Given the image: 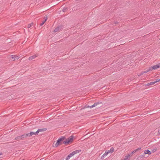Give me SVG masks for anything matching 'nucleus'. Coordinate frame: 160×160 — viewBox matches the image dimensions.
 I'll return each mask as SVG.
<instances>
[{
	"mask_svg": "<svg viewBox=\"0 0 160 160\" xmlns=\"http://www.w3.org/2000/svg\"><path fill=\"white\" fill-rule=\"evenodd\" d=\"M65 137H61L59 138L57 140V142L55 143V142H54L52 144V146L53 147H57L58 146L62 145V144L63 141L65 139Z\"/></svg>",
	"mask_w": 160,
	"mask_h": 160,
	"instance_id": "f257e3e1",
	"label": "nucleus"
},
{
	"mask_svg": "<svg viewBox=\"0 0 160 160\" xmlns=\"http://www.w3.org/2000/svg\"><path fill=\"white\" fill-rule=\"evenodd\" d=\"M73 137L72 136H71L69 137L68 138L65 139L63 142V143L64 144L67 145L70 142H72L73 141Z\"/></svg>",
	"mask_w": 160,
	"mask_h": 160,
	"instance_id": "f03ea898",
	"label": "nucleus"
},
{
	"mask_svg": "<svg viewBox=\"0 0 160 160\" xmlns=\"http://www.w3.org/2000/svg\"><path fill=\"white\" fill-rule=\"evenodd\" d=\"M28 137V135L27 134H24L23 135L16 137L15 138V139L16 140H20L24 138H27Z\"/></svg>",
	"mask_w": 160,
	"mask_h": 160,
	"instance_id": "7ed1b4c3",
	"label": "nucleus"
},
{
	"mask_svg": "<svg viewBox=\"0 0 160 160\" xmlns=\"http://www.w3.org/2000/svg\"><path fill=\"white\" fill-rule=\"evenodd\" d=\"M27 135H28V137H30L33 135H38L37 132H30L27 133Z\"/></svg>",
	"mask_w": 160,
	"mask_h": 160,
	"instance_id": "20e7f679",
	"label": "nucleus"
},
{
	"mask_svg": "<svg viewBox=\"0 0 160 160\" xmlns=\"http://www.w3.org/2000/svg\"><path fill=\"white\" fill-rule=\"evenodd\" d=\"M160 68L158 64H156L155 65H154L153 66H152L151 67H150V69H151V71L152 70H155L157 68Z\"/></svg>",
	"mask_w": 160,
	"mask_h": 160,
	"instance_id": "39448f33",
	"label": "nucleus"
},
{
	"mask_svg": "<svg viewBox=\"0 0 160 160\" xmlns=\"http://www.w3.org/2000/svg\"><path fill=\"white\" fill-rule=\"evenodd\" d=\"M63 26H60L57 27L54 30V32H58L63 28Z\"/></svg>",
	"mask_w": 160,
	"mask_h": 160,
	"instance_id": "423d86ee",
	"label": "nucleus"
},
{
	"mask_svg": "<svg viewBox=\"0 0 160 160\" xmlns=\"http://www.w3.org/2000/svg\"><path fill=\"white\" fill-rule=\"evenodd\" d=\"M108 153H109V152H108V151H106L105 153L103 154V155H102V157H101V159H104L105 157H106Z\"/></svg>",
	"mask_w": 160,
	"mask_h": 160,
	"instance_id": "0eeeda50",
	"label": "nucleus"
},
{
	"mask_svg": "<svg viewBox=\"0 0 160 160\" xmlns=\"http://www.w3.org/2000/svg\"><path fill=\"white\" fill-rule=\"evenodd\" d=\"M46 128H43L42 129H38V130L37 131L38 134V133L41 132H43L46 131L47 130Z\"/></svg>",
	"mask_w": 160,
	"mask_h": 160,
	"instance_id": "6e6552de",
	"label": "nucleus"
},
{
	"mask_svg": "<svg viewBox=\"0 0 160 160\" xmlns=\"http://www.w3.org/2000/svg\"><path fill=\"white\" fill-rule=\"evenodd\" d=\"M130 157V154H127L125 156L124 159L123 160H129Z\"/></svg>",
	"mask_w": 160,
	"mask_h": 160,
	"instance_id": "1a4fd4ad",
	"label": "nucleus"
},
{
	"mask_svg": "<svg viewBox=\"0 0 160 160\" xmlns=\"http://www.w3.org/2000/svg\"><path fill=\"white\" fill-rule=\"evenodd\" d=\"M94 107V106L93 104L92 106H87V105H86L85 106V107L84 108H82L81 109H84L85 108H91Z\"/></svg>",
	"mask_w": 160,
	"mask_h": 160,
	"instance_id": "9d476101",
	"label": "nucleus"
},
{
	"mask_svg": "<svg viewBox=\"0 0 160 160\" xmlns=\"http://www.w3.org/2000/svg\"><path fill=\"white\" fill-rule=\"evenodd\" d=\"M151 151H149L148 150H145L144 151V154H148L150 155L151 154Z\"/></svg>",
	"mask_w": 160,
	"mask_h": 160,
	"instance_id": "9b49d317",
	"label": "nucleus"
},
{
	"mask_svg": "<svg viewBox=\"0 0 160 160\" xmlns=\"http://www.w3.org/2000/svg\"><path fill=\"white\" fill-rule=\"evenodd\" d=\"M10 57L11 58V60L12 61H14L15 60V55H11Z\"/></svg>",
	"mask_w": 160,
	"mask_h": 160,
	"instance_id": "f8f14e48",
	"label": "nucleus"
},
{
	"mask_svg": "<svg viewBox=\"0 0 160 160\" xmlns=\"http://www.w3.org/2000/svg\"><path fill=\"white\" fill-rule=\"evenodd\" d=\"M81 151V150L79 149V150H75V151H73V152L75 155L77 153H78L80 152Z\"/></svg>",
	"mask_w": 160,
	"mask_h": 160,
	"instance_id": "ddd939ff",
	"label": "nucleus"
},
{
	"mask_svg": "<svg viewBox=\"0 0 160 160\" xmlns=\"http://www.w3.org/2000/svg\"><path fill=\"white\" fill-rule=\"evenodd\" d=\"M155 84L154 82H150L149 83H148L147 84L145 85V86H148L149 85H153Z\"/></svg>",
	"mask_w": 160,
	"mask_h": 160,
	"instance_id": "4468645a",
	"label": "nucleus"
},
{
	"mask_svg": "<svg viewBox=\"0 0 160 160\" xmlns=\"http://www.w3.org/2000/svg\"><path fill=\"white\" fill-rule=\"evenodd\" d=\"M36 57V56L35 55L31 56L29 58V60H32L33 59L35 58Z\"/></svg>",
	"mask_w": 160,
	"mask_h": 160,
	"instance_id": "2eb2a0df",
	"label": "nucleus"
},
{
	"mask_svg": "<svg viewBox=\"0 0 160 160\" xmlns=\"http://www.w3.org/2000/svg\"><path fill=\"white\" fill-rule=\"evenodd\" d=\"M68 7H65L63 9L62 11L64 12H66L68 10Z\"/></svg>",
	"mask_w": 160,
	"mask_h": 160,
	"instance_id": "dca6fc26",
	"label": "nucleus"
},
{
	"mask_svg": "<svg viewBox=\"0 0 160 160\" xmlns=\"http://www.w3.org/2000/svg\"><path fill=\"white\" fill-rule=\"evenodd\" d=\"M102 102H96L95 103H94L93 105H94V107H95V106H97L98 104H102Z\"/></svg>",
	"mask_w": 160,
	"mask_h": 160,
	"instance_id": "f3484780",
	"label": "nucleus"
},
{
	"mask_svg": "<svg viewBox=\"0 0 160 160\" xmlns=\"http://www.w3.org/2000/svg\"><path fill=\"white\" fill-rule=\"evenodd\" d=\"M114 151V149L112 147L111 148L110 150H108V152H109V153H112Z\"/></svg>",
	"mask_w": 160,
	"mask_h": 160,
	"instance_id": "a211bd4d",
	"label": "nucleus"
},
{
	"mask_svg": "<svg viewBox=\"0 0 160 160\" xmlns=\"http://www.w3.org/2000/svg\"><path fill=\"white\" fill-rule=\"evenodd\" d=\"M145 157V155H144V154L143 155H140L139 156L137 159L139 160L141 158H144Z\"/></svg>",
	"mask_w": 160,
	"mask_h": 160,
	"instance_id": "6ab92c4d",
	"label": "nucleus"
},
{
	"mask_svg": "<svg viewBox=\"0 0 160 160\" xmlns=\"http://www.w3.org/2000/svg\"><path fill=\"white\" fill-rule=\"evenodd\" d=\"M33 24V22H32L31 23L29 24L28 25V28H29L31 27V26Z\"/></svg>",
	"mask_w": 160,
	"mask_h": 160,
	"instance_id": "aec40b11",
	"label": "nucleus"
},
{
	"mask_svg": "<svg viewBox=\"0 0 160 160\" xmlns=\"http://www.w3.org/2000/svg\"><path fill=\"white\" fill-rule=\"evenodd\" d=\"M150 71H151V69H150V67H149V68L148 70H146L143 72H144V73H147L148 72Z\"/></svg>",
	"mask_w": 160,
	"mask_h": 160,
	"instance_id": "412c9836",
	"label": "nucleus"
},
{
	"mask_svg": "<svg viewBox=\"0 0 160 160\" xmlns=\"http://www.w3.org/2000/svg\"><path fill=\"white\" fill-rule=\"evenodd\" d=\"M74 155V154L73 153V152H72L71 153H70L68 155L69 156V157L71 158L72 156Z\"/></svg>",
	"mask_w": 160,
	"mask_h": 160,
	"instance_id": "4be33fe9",
	"label": "nucleus"
},
{
	"mask_svg": "<svg viewBox=\"0 0 160 160\" xmlns=\"http://www.w3.org/2000/svg\"><path fill=\"white\" fill-rule=\"evenodd\" d=\"M136 152H135V150L133 151L130 154V156H132V154L135 153Z\"/></svg>",
	"mask_w": 160,
	"mask_h": 160,
	"instance_id": "5701e85b",
	"label": "nucleus"
},
{
	"mask_svg": "<svg viewBox=\"0 0 160 160\" xmlns=\"http://www.w3.org/2000/svg\"><path fill=\"white\" fill-rule=\"evenodd\" d=\"M46 22L45 21H43L42 23L40 24L41 26H42Z\"/></svg>",
	"mask_w": 160,
	"mask_h": 160,
	"instance_id": "b1692460",
	"label": "nucleus"
},
{
	"mask_svg": "<svg viewBox=\"0 0 160 160\" xmlns=\"http://www.w3.org/2000/svg\"><path fill=\"white\" fill-rule=\"evenodd\" d=\"M144 73L143 72V71H142V72H141L139 74V75H138V76H141L142 75V74H143Z\"/></svg>",
	"mask_w": 160,
	"mask_h": 160,
	"instance_id": "393cba45",
	"label": "nucleus"
},
{
	"mask_svg": "<svg viewBox=\"0 0 160 160\" xmlns=\"http://www.w3.org/2000/svg\"><path fill=\"white\" fill-rule=\"evenodd\" d=\"M141 148H137L135 150V152H136L137 151L141 150Z\"/></svg>",
	"mask_w": 160,
	"mask_h": 160,
	"instance_id": "a878e982",
	"label": "nucleus"
},
{
	"mask_svg": "<svg viewBox=\"0 0 160 160\" xmlns=\"http://www.w3.org/2000/svg\"><path fill=\"white\" fill-rule=\"evenodd\" d=\"M45 20L44 21H45L46 22L47 20L48 19V16L46 15L44 17Z\"/></svg>",
	"mask_w": 160,
	"mask_h": 160,
	"instance_id": "bb28decb",
	"label": "nucleus"
},
{
	"mask_svg": "<svg viewBox=\"0 0 160 160\" xmlns=\"http://www.w3.org/2000/svg\"><path fill=\"white\" fill-rule=\"evenodd\" d=\"M70 158L69 156L68 155L66 158V160H68V159Z\"/></svg>",
	"mask_w": 160,
	"mask_h": 160,
	"instance_id": "cd10ccee",
	"label": "nucleus"
},
{
	"mask_svg": "<svg viewBox=\"0 0 160 160\" xmlns=\"http://www.w3.org/2000/svg\"><path fill=\"white\" fill-rule=\"evenodd\" d=\"M19 57L18 56H17L15 55V60L16 59L17 60H18L19 58Z\"/></svg>",
	"mask_w": 160,
	"mask_h": 160,
	"instance_id": "c85d7f7f",
	"label": "nucleus"
},
{
	"mask_svg": "<svg viewBox=\"0 0 160 160\" xmlns=\"http://www.w3.org/2000/svg\"><path fill=\"white\" fill-rule=\"evenodd\" d=\"M158 80H159V79H157L156 80H155V81H154V83H156V82H159V81H158Z\"/></svg>",
	"mask_w": 160,
	"mask_h": 160,
	"instance_id": "c756f323",
	"label": "nucleus"
},
{
	"mask_svg": "<svg viewBox=\"0 0 160 160\" xmlns=\"http://www.w3.org/2000/svg\"><path fill=\"white\" fill-rule=\"evenodd\" d=\"M156 150H157L156 148L155 149H154L153 150H152V152H154L156 151Z\"/></svg>",
	"mask_w": 160,
	"mask_h": 160,
	"instance_id": "7c9ffc66",
	"label": "nucleus"
},
{
	"mask_svg": "<svg viewBox=\"0 0 160 160\" xmlns=\"http://www.w3.org/2000/svg\"><path fill=\"white\" fill-rule=\"evenodd\" d=\"M118 23V22H114V24H117V23Z\"/></svg>",
	"mask_w": 160,
	"mask_h": 160,
	"instance_id": "2f4dec72",
	"label": "nucleus"
},
{
	"mask_svg": "<svg viewBox=\"0 0 160 160\" xmlns=\"http://www.w3.org/2000/svg\"><path fill=\"white\" fill-rule=\"evenodd\" d=\"M158 133H160V129L158 130Z\"/></svg>",
	"mask_w": 160,
	"mask_h": 160,
	"instance_id": "473e14b6",
	"label": "nucleus"
},
{
	"mask_svg": "<svg viewBox=\"0 0 160 160\" xmlns=\"http://www.w3.org/2000/svg\"><path fill=\"white\" fill-rule=\"evenodd\" d=\"M2 152H0V155H2Z\"/></svg>",
	"mask_w": 160,
	"mask_h": 160,
	"instance_id": "72a5a7b5",
	"label": "nucleus"
},
{
	"mask_svg": "<svg viewBox=\"0 0 160 160\" xmlns=\"http://www.w3.org/2000/svg\"><path fill=\"white\" fill-rule=\"evenodd\" d=\"M159 67L160 68V63H158Z\"/></svg>",
	"mask_w": 160,
	"mask_h": 160,
	"instance_id": "f704fd0d",
	"label": "nucleus"
},
{
	"mask_svg": "<svg viewBox=\"0 0 160 160\" xmlns=\"http://www.w3.org/2000/svg\"><path fill=\"white\" fill-rule=\"evenodd\" d=\"M158 81H160V79L158 80Z\"/></svg>",
	"mask_w": 160,
	"mask_h": 160,
	"instance_id": "c9c22d12",
	"label": "nucleus"
},
{
	"mask_svg": "<svg viewBox=\"0 0 160 160\" xmlns=\"http://www.w3.org/2000/svg\"><path fill=\"white\" fill-rule=\"evenodd\" d=\"M22 160H24V159H22Z\"/></svg>",
	"mask_w": 160,
	"mask_h": 160,
	"instance_id": "e433bc0d",
	"label": "nucleus"
}]
</instances>
